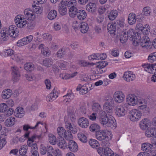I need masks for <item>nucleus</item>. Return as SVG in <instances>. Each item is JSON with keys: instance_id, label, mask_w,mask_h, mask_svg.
<instances>
[{"instance_id": "nucleus-55", "label": "nucleus", "mask_w": 156, "mask_h": 156, "mask_svg": "<svg viewBox=\"0 0 156 156\" xmlns=\"http://www.w3.org/2000/svg\"><path fill=\"white\" fill-rule=\"evenodd\" d=\"M11 58L17 62H20L22 59L20 54H13L12 55Z\"/></svg>"}, {"instance_id": "nucleus-29", "label": "nucleus", "mask_w": 156, "mask_h": 156, "mask_svg": "<svg viewBox=\"0 0 156 156\" xmlns=\"http://www.w3.org/2000/svg\"><path fill=\"white\" fill-rule=\"evenodd\" d=\"M15 118L13 117H10L7 119L5 122V125L8 127L12 126L14 125L15 123Z\"/></svg>"}, {"instance_id": "nucleus-22", "label": "nucleus", "mask_w": 156, "mask_h": 156, "mask_svg": "<svg viewBox=\"0 0 156 156\" xmlns=\"http://www.w3.org/2000/svg\"><path fill=\"white\" fill-rule=\"evenodd\" d=\"M77 17L80 20H84L87 17V13L84 10L80 9L78 10L77 13Z\"/></svg>"}, {"instance_id": "nucleus-1", "label": "nucleus", "mask_w": 156, "mask_h": 156, "mask_svg": "<svg viewBox=\"0 0 156 156\" xmlns=\"http://www.w3.org/2000/svg\"><path fill=\"white\" fill-rule=\"evenodd\" d=\"M98 119L101 124L106 127L114 128L116 127V123L114 118L113 117L108 118L104 111L100 112Z\"/></svg>"}, {"instance_id": "nucleus-50", "label": "nucleus", "mask_w": 156, "mask_h": 156, "mask_svg": "<svg viewBox=\"0 0 156 156\" xmlns=\"http://www.w3.org/2000/svg\"><path fill=\"white\" fill-rule=\"evenodd\" d=\"M57 97V94L50 93L47 96L46 99L48 101H51L55 100Z\"/></svg>"}, {"instance_id": "nucleus-31", "label": "nucleus", "mask_w": 156, "mask_h": 156, "mask_svg": "<svg viewBox=\"0 0 156 156\" xmlns=\"http://www.w3.org/2000/svg\"><path fill=\"white\" fill-rule=\"evenodd\" d=\"M80 25V29L82 33H85L87 31L89 27L87 23L83 22L81 23Z\"/></svg>"}, {"instance_id": "nucleus-9", "label": "nucleus", "mask_w": 156, "mask_h": 156, "mask_svg": "<svg viewBox=\"0 0 156 156\" xmlns=\"http://www.w3.org/2000/svg\"><path fill=\"white\" fill-rule=\"evenodd\" d=\"M12 80L14 82H17L20 76L19 68L16 66H13L12 68Z\"/></svg>"}, {"instance_id": "nucleus-26", "label": "nucleus", "mask_w": 156, "mask_h": 156, "mask_svg": "<svg viewBox=\"0 0 156 156\" xmlns=\"http://www.w3.org/2000/svg\"><path fill=\"white\" fill-rule=\"evenodd\" d=\"M57 144L58 146L62 149H64L66 147V143L62 137L59 138V140L57 142Z\"/></svg>"}, {"instance_id": "nucleus-53", "label": "nucleus", "mask_w": 156, "mask_h": 156, "mask_svg": "<svg viewBox=\"0 0 156 156\" xmlns=\"http://www.w3.org/2000/svg\"><path fill=\"white\" fill-rule=\"evenodd\" d=\"M141 31L144 34L147 35L150 32V27L149 25L146 24L144 25Z\"/></svg>"}, {"instance_id": "nucleus-30", "label": "nucleus", "mask_w": 156, "mask_h": 156, "mask_svg": "<svg viewBox=\"0 0 156 156\" xmlns=\"http://www.w3.org/2000/svg\"><path fill=\"white\" fill-rule=\"evenodd\" d=\"M96 5L93 3H90L86 5V9L89 12H93L96 9Z\"/></svg>"}, {"instance_id": "nucleus-39", "label": "nucleus", "mask_w": 156, "mask_h": 156, "mask_svg": "<svg viewBox=\"0 0 156 156\" xmlns=\"http://www.w3.org/2000/svg\"><path fill=\"white\" fill-rule=\"evenodd\" d=\"M92 103V109L93 111L98 112L101 110V108L99 103L94 102Z\"/></svg>"}, {"instance_id": "nucleus-28", "label": "nucleus", "mask_w": 156, "mask_h": 156, "mask_svg": "<svg viewBox=\"0 0 156 156\" xmlns=\"http://www.w3.org/2000/svg\"><path fill=\"white\" fill-rule=\"evenodd\" d=\"M108 17L111 20H114L117 17L118 15V11L116 10H112L108 13Z\"/></svg>"}, {"instance_id": "nucleus-44", "label": "nucleus", "mask_w": 156, "mask_h": 156, "mask_svg": "<svg viewBox=\"0 0 156 156\" xmlns=\"http://www.w3.org/2000/svg\"><path fill=\"white\" fill-rule=\"evenodd\" d=\"M57 16V11L55 10H52L48 14V17L50 20H53L56 18Z\"/></svg>"}, {"instance_id": "nucleus-63", "label": "nucleus", "mask_w": 156, "mask_h": 156, "mask_svg": "<svg viewBox=\"0 0 156 156\" xmlns=\"http://www.w3.org/2000/svg\"><path fill=\"white\" fill-rule=\"evenodd\" d=\"M104 156H110V155L113 153L112 151L109 147H106L104 150Z\"/></svg>"}, {"instance_id": "nucleus-34", "label": "nucleus", "mask_w": 156, "mask_h": 156, "mask_svg": "<svg viewBox=\"0 0 156 156\" xmlns=\"http://www.w3.org/2000/svg\"><path fill=\"white\" fill-rule=\"evenodd\" d=\"M152 147L153 145L151 144L146 143L142 144L141 148L143 151L148 152L151 151Z\"/></svg>"}, {"instance_id": "nucleus-62", "label": "nucleus", "mask_w": 156, "mask_h": 156, "mask_svg": "<svg viewBox=\"0 0 156 156\" xmlns=\"http://www.w3.org/2000/svg\"><path fill=\"white\" fill-rule=\"evenodd\" d=\"M98 64H99L97 65L98 67L100 68H103L106 66L108 65V63L105 61H102L98 62Z\"/></svg>"}, {"instance_id": "nucleus-49", "label": "nucleus", "mask_w": 156, "mask_h": 156, "mask_svg": "<svg viewBox=\"0 0 156 156\" xmlns=\"http://www.w3.org/2000/svg\"><path fill=\"white\" fill-rule=\"evenodd\" d=\"M64 97H66L64 101V102H68L70 101L74 98V95L72 93H68L66 95L63 96Z\"/></svg>"}, {"instance_id": "nucleus-20", "label": "nucleus", "mask_w": 156, "mask_h": 156, "mask_svg": "<svg viewBox=\"0 0 156 156\" xmlns=\"http://www.w3.org/2000/svg\"><path fill=\"white\" fill-rule=\"evenodd\" d=\"M155 66H156V64H144L143 65V67L145 71L150 73L153 74V70L154 69H155Z\"/></svg>"}, {"instance_id": "nucleus-4", "label": "nucleus", "mask_w": 156, "mask_h": 156, "mask_svg": "<svg viewBox=\"0 0 156 156\" xmlns=\"http://www.w3.org/2000/svg\"><path fill=\"white\" fill-rule=\"evenodd\" d=\"M127 36L133 41V45L137 46L138 44V41L140 39L141 36L138 33L135 32L132 29H129L127 31Z\"/></svg>"}, {"instance_id": "nucleus-13", "label": "nucleus", "mask_w": 156, "mask_h": 156, "mask_svg": "<svg viewBox=\"0 0 156 156\" xmlns=\"http://www.w3.org/2000/svg\"><path fill=\"white\" fill-rule=\"evenodd\" d=\"M126 102L129 105L134 106L137 103V97L133 94H129L127 96Z\"/></svg>"}, {"instance_id": "nucleus-6", "label": "nucleus", "mask_w": 156, "mask_h": 156, "mask_svg": "<svg viewBox=\"0 0 156 156\" xmlns=\"http://www.w3.org/2000/svg\"><path fill=\"white\" fill-rule=\"evenodd\" d=\"M24 15H23L24 18L27 21L32 23L33 26V28L34 27L33 21L35 18V15L33 12L29 9H26L24 12Z\"/></svg>"}, {"instance_id": "nucleus-17", "label": "nucleus", "mask_w": 156, "mask_h": 156, "mask_svg": "<svg viewBox=\"0 0 156 156\" xmlns=\"http://www.w3.org/2000/svg\"><path fill=\"white\" fill-rule=\"evenodd\" d=\"M78 125L82 128H86L89 126V121L87 118L84 117L80 118L78 120Z\"/></svg>"}, {"instance_id": "nucleus-21", "label": "nucleus", "mask_w": 156, "mask_h": 156, "mask_svg": "<svg viewBox=\"0 0 156 156\" xmlns=\"http://www.w3.org/2000/svg\"><path fill=\"white\" fill-rule=\"evenodd\" d=\"M14 114L16 117L21 118L24 115V111L22 108L18 107L15 110Z\"/></svg>"}, {"instance_id": "nucleus-61", "label": "nucleus", "mask_w": 156, "mask_h": 156, "mask_svg": "<svg viewBox=\"0 0 156 156\" xmlns=\"http://www.w3.org/2000/svg\"><path fill=\"white\" fill-rule=\"evenodd\" d=\"M41 53L45 56H49L50 54V51L49 49L47 48H45L41 50Z\"/></svg>"}, {"instance_id": "nucleus-48", "label": "nucleus", "mask_w": 156, "mask_h": 156, "mask_svg": "<svg viewBox=\"0 0 156 156\" xmlns=\"http://www.w3.org/2000/svg\"><path fill=\"white\" fill-rule=\"evenodd\" d=\"M89 143L93 148L97 147L99 145V144L97 141L93 139H90L89 140Z\"/></svg>"}, {"instance_id": "nucleus-54", "label": "nucleus", "mask_w": 156, "mask_h": 156, "mask_svg": "<svg viewBox=\"0 0 156 156\" xmlns=\"http://www.w3.org/2000/svg\"><path fill=\"white\" fill-rule=\"evenodd\" d=\"M33 8V12L36 13L37 14H40L42 12V9L41 8L38 6H36V5H32Z\"/></svg>"}, {"instance_id": "nucleus-46", "label": "nucleus", "mask_w": 156, "mask_h": 156, "mask_svg": "<svg viewBox=\"0 0 156 156\" xmlns=\"http://www.w3.org/2000/svg\"><path fill=\"white\" fill-rule=\"evenodd\" d=\"M128 38L126 33L124 32H122L120 36V41L122 43H124L126 41Z\"/></svg>"}, {"instance_id": "nucleus-2", "label": "nucleus", "mask_w": 156, "mask_h": 156, "mask_svg": "<svg viewBox=\"0 0 156 156\" xmlns=\"http://www.w3.org/2000/svg\"><path fill=\"white\" fill-rule=\"evenodd\" d=\"M15 23L17 27L23 28L25 27L29 29H33V26L32 23L27 21L24 18L23 15H18L15 18Z\"/></svg>"}, {"instance_id": "nucleus-35", "label": "nucleus", "mask_w": 156, "mask_h": 156, "mask_svg": "<svg viewBox=\"0 0 156 156\" xmlns=\"http://www.w3.org/2000/svg\"><path fill=\"white\" fill-rule=\"evenodd\" d=\"M116 26L114 23H109L107 25L108 32L111 34H114L116 30Z\"/></svg>"}, {"instance_id": "nucleus-43", "label": "nucleus", "mask_w": 156, "mask_h": 156, "mask_svg": "<svg viewBox=\"0 0 156 156\" xmlns=\"http://www.w3.org/2000/svg\"><path fill=\"white\" fill-rule=\"evenodd\" d=\"M34 68V65L30 62L26 63L24 66V69L27 71H32Z\"/></svg>"}, {"instance_id": "nucleus-8", "label": "nucleus", "mask_w": 156, "mask_h": 156, "mask_svg": "<svg viewBox=\"0 0 156 156\" xmlns=\"http://www.w3.org/2000/svg\"><path fill=\"white\" fill-rule=\"evenodd\" d=\"M5 30L9 35L11 37L15 38L18 35V29L15 25H11L8 28H6Z\"/></svg>"}, {"instance_id": "nucleus-52", "label": "nucleus", "mask_w": 156, "mask_h": 156, "mask_svg": "<svg viewBox=\"0 0 156 156\" xmlns=\"http://www.w3.org/2000/svg\"><path fill=\"white\" fill-rule=\"evenodd\" d=\"M49 142L52 145H55L56 144V140L55 136L52 134H50L49 135Z\"/></svg>"}, {"instance_id": "nucleus-11", "label": "nucleus", "mask_w": 156, "mask_h": 156, "mask_svg": "<svg viewBox=\"0 0 156 156\" xmlns=\"http://www.w3.org/2000/svg\"><path fill=\"white\" fill-rule=\"evenodd\" d=\"M125 95L120 91H117L114 94L113 98L115 101L117 103H121L124 100Z\"/></svg>"}, {"instance_id": "nucleus-12", "label": "nucleus", "mask_w": 156, "mask_h": 156, "mask_svg": "<svg viewBox=\"0 0 156 156\" xmlns=\"http://www.w3.org/2000/svg\"><path fill=\"white\" fill-rule=\"evenodd\" d=\"M126 108L125 106H119L115 107V112L119 117L124 116L126 113Z\"/></svg>"}, {"instance_id": "nucleus-18", "label": "nucleus", "mask_w": 156, "mask_h": 156, "mask_svg": "<svg viewBox=\"0 0 156 156\" xmlns=\"http://www.w3.org/2000/svg\"><path fill=\"white\" fill-rule=\"evenodd\" d=\"M69 149L73 152H76L78 150V146L76 142L73 140H70L68 143Z\"/></svg>"}, {"instance_id": "nucleus-36", "label": "nucleus", "mask_w": 156, "mask_h": 156, "mask_svg": "<svg viewBox=\"0 0 156 156\" xmlns=\"http://www.w3.org/2000/svg\"><path fill=\"white\" fill-rule=\"evenodd\" d=\"M87 88L84 86H81V85H79L76 88L77 91H79L80 93L81 94H85L87 92Z\"/></svg>"}, {"instance_id": "nucleus-23", "label": "nucleus", "mask_w": 156, "mask_h": 156, "mask_svg": "<svg viewBox=\"0 0 156 156\" xmlns=\"http://www.w3.org/2000/svg\"><path fill=\"white\" fill-rule=\"evenodd\" d=\"M12 94V91L10 89H6L4 90L2 94V98L5 99L9 98Z\"/></svg>"}, {"instance_id": "nucleus-37", "label": "nucleus", "mask_w": 156, "mask_h": 156, "mask_svg": "<svg viewBox=\"0 0 156 156\" xmlns=\"http://www.w3.org/2000/svg\"><path fill=\"white\" fill-rule=\"evenodd\" d=\"M28 147L27 145L24 144L21 146L19 150V153L22 156L25 155L27 154Z\"/></svg>"}, {"instance_id": "nucleus-25", "label": "nucleus", "mask_w": 156, "mask_h": 156, "mask_svg": "<svg viewBox=\"0 0 156 156\" xmlns=\"http://www.w3.org/2000/svg\"><path fill=\"white\" fill-rule=\"evenodd\" d=\"M137 18L136 17V15L133 13H130L129 15L128 20V23L130 25H133L134 24Z\"/></svg>"}, {"instance_id": "nucleus-60", "label": "nucleus", "mask_w": 156, "mask_h": 156, "mask_svg": "<svg viewBox=\"0 0 156 156\" xmlns=\"http://www.w3.org/2000/svg\"><path fill=\"white\" fill-rule=\"evenodd\" d=\"M142 12L146 16L150 15L151 12L150 8L149 7H144L143 9Z\"/></svg>"}, {"instance_id": "nucleus-10", "label": "nucleus", "mask_w": 156, "mask_h": 156, "mask_svg": "<svg viewBox=\"0 0 156 156\" xmlns=\"http://www.w3.org/2000/svg\"><path fill=\"white\" fill-rule=\"evenodd\" d=\"M33 38V36L31 35L23 37L18 41L17 45L20 47L27 45L32 41Z\"/></svg>"}, {"instance_id": "nucleus-41", "label": "nucleus", "mask_w": 156, "mask_h": 156, "mask_svg": "<svg viewBox=\"0 0 156 156\" xmlns=\"http://www.w3.org/2000/svg\"><path fill=\"white\" fill-rule=\"evenodd\" d=\"M77 137L78 139L82 142L86 143L87 141V138L83 133H78L77 134Z\"/></svg>"}, {"instance_id": "nucleus-57", "label": "nucleus", "mask_w": 156, "mask_h": 156, "mask_svg": "<svg viewBox=\"0 0 156 156\" xmlns=\"http://www.w3.org/2000/svg\"><path fill=\"white\" fill-rule=\"evenodd\" d=\"M148 60L149 62H152L156 60V52L151 54L148 57Z\"/></svg>"}, {"instance_id": "nucleus-15", "label": "nucleus", "mask_w": 156, "mask_h": 156, "mask_svg": "<svg viewBox=\"0 0 156 156\" xmlns=\"http://www.w3.org/2000/svg\"><path fill=\"white\" fill-rule=\"evenodd\" d=\"M140 127L141 129L143 130H145L146 128H148V126L151 125V121L147 118L142 120L139 123Z\"/></svg>"}, {"instance_id": "nucleus-56", "label": "nucleus", "mask_w": 156, "mask_h": 156, "mask_svg": "<svg viewBox=\"0 0 156 156\" xmlns=\"http://www.w3.org/2000/svg\"><path fill=\"white\" fill-rule=\"evenodd\" d=\"M65 49L61 48L58 50L57 53L56 55L59 58H62L65 54Z\"/></svg>"}, {"instance_id": "nucleus-59", "label": "nucleus", "mask_w": 156, "mask_h": 156, "mask_svg": "<svg viewBox=\"0 0 156 156\" xmlns=\"http://www.w3.org/2000/svg\"><path fill=\"white\" fill-rule=\"evenodd\" d=\"M8 107L6 104L2 103L0 104V112H4L7 110Z\"/></svg>"}, {"instance_id": "nucleus-32", "label": "nucleus", "mask_w": 156, "mask_h": 156, "mask_svg": "<svg viewBox=\"0 0 156 156\" xmlns=\"http://www.w3.org/2000/svg\"><path fill=\"white\" fill-rule=\"evenodd\" d=\"M78 9L76 6H73L69 9V14L70 17H74L77 15Z\"/></svg>"}, {"instance_id": "nucleus-19", "label": "nucleus", "mask_w": 156, "mask_h": 156, "mask_svg": "<svg viewBox=\"0 0 156 156\" xmlns=\"http://www.w3.org/2000/svg\"><path fill=\"white\" fill-rule=\"evenodd\" d=\"M146 136L148 137H151L156 135V128H148L145 132Z\"/></svg>"}, {"instance_id": "nucleus-33", "label": "nucleus", "mask_w": 156, "mask_h": 156, "mask_svg": "<svg viewBox=\"0 0 156 156\" xmlns=\"http://www.w3.org/2000/svg\"><path fill=\"white\" fill-rule=\"evenodd\" d=\"M40 124L43 125L42 123L40 122H38L34 127L30 126L29 124H26L23 126V129L24 131H27L29 129H37Z\"/></svg>"}, {"instance_id": "nucleus-64", "label": "nucleus", "mask_w": 156, "mask_h": 156, "mask_svg": "<svg viewBox=\"0 0 156 156\" xmlns=\"http://www.w3.org/2000/svg\"><path fill=\"white\" fill-rule=\"evenodd\" d=\"M101 145L103 147L106 148V147H108L111 145V144L109 141L104 140L102 141L101 143Z\"/></svg>"}, {"instance_id": "nucleus-45", "label": "nucleus", "mask_w": 156, "mask_h": 156, "mask_svg": "<svg viewBox=\"0 0 156 156\" xmlns=\"http://www.w3.org/2000/svg\"><path fill=\"white\" fill-rule=\"evenodd\" d=\"M114 24L116 25V27L119 28L120 27L123 28L124 26V20L123 19L118 20L114 23Z\"/></svg>"}, {"instance_id": "nucleus-5", "label": "nucleus", "mask_w": 156, "mask_h": 156, "mask_svg": "<svg viewBox=\"0 0 156 156\" xmlns=\"http://www.w3.org/2000/svg\"><path fill=\"white\" fill-rule=\"evenodd\" d=\"M142 113L140 111L133 109L129 112L128 117L131 121L136 122L140 119Z\"/></svg>"}, {"instance_id": "nucleus-38", "label": "nucleus", "mask_w": 156, "mask_h": 156, "mask_svg": "<svg viewBox=\"0 0 156 156\" xmlns=\"http://www.w3.org/2000/svg\"><path fill=\"white\" fill-rule=\"evenodd\" d=\"M53 63L52 59L51 58H46L44 59L43 61V65L47 67H50Z\"/></svg>"}, {"instance_id": "nucleus-42", "label": "nucleus", "mask_w": 156, "mask_h": 156, "mask_svg": "<svg viewBox=\"0 0 156 156\" xmlns=\"http://www.w3.org/2000/svg\"><path fill=\"white\" fill-rule=\"evenodd\" d=\"M66 6L61 4V6L59 7L58 11L61 15L63 16L67 13V9Z\"/></svg>"}, {"instance_id": "nucleus-51", "label": "nucleus", "mask_w": 156, "mask_h": 156, "mask_svg": "<svg viewBox=\"0 0 156 156\" xmlns=\"http://www.w3.org/2000/svg\"><path fill=\"white\" fill-rule=\"evenodd\" d=\"M71 133L68 130H65V132L63 137H65L66 139L68 140L72 139L73 136Z\"/></svg>"}, {"instance_id": "nucleus-14", "label": "nucleus", "mask_w": 156, "mask_h": 156, "mask_svg": "<svg viewBox=\"0 0 156 156\" xmlns=\"http://www.w3.org/2000/svg\"><path fill=\"white\" fill-rule=\"evenodd\" d=\"M108 133H109L110 132L107 130H100L99 131L98 134H97L96 137L98 140H102L108 137Z\"/></svg>"}, {"instance_id": "nucleus-24", "label": "nucleus", "mask_w": 156, "mask_h": 156, "mask_svg": "<svg viewBox=\"0 0 156 156\" xmlns=\"http://www.w3.org/2000/svg\"><path fill=\"white\" fill-rule=\"evenodd\" d=\"M61 4L65 5H67L68 7L76 6L77 5V2L76 0H70V1H62Z\"/></svg>"}, {"instance_id": "nucleus-3", "label": "nucleus", "mask_w": 156, "mask_h": 156, "mask_svg": "<svg viewBox=\"0 0 156 156\" xmlns=\"http://www.w3.org/2000/svg\"><path fill=\"white\" fill-rule=\"evenodd\" d=\"M105 102L103 106V109L105 112L110 113L112 111L113 100L110 96H108L105 97Z\"/></svg>"}, {"instance_id": "nucleus-16", "label": "nucleus", "mask_w": 156, "mask_h": 156, "mask_svg": "<svg viewBox=\"0 0 156 156\" xmlns=\"http://www.w3.org/2000/svg\"><path fill=\"white\" fill-rule=\"evenodd\" d=\"M135 75L131 71H126L124 74L123 78L126 81L129 82L135 80Z\"/></svg>"}, {"instance_id": "nucleus-40", "label": "nucleus", "mask_w": 156, "mask_h": 156, "mask_svg": "<svg viewBox=\"0 0 156 156\" xmlns=\"http://www.w3.org/2000/svg\"><path fill=\"white\" fill-rule=\"evenodd\" d=\"M100 126L97 124L93 123L91 124L90 126V130L92 132H97L100 131Z\"/></svg>"}, {"instance_id": "nucleus-47", "label": "nucleus", "mask_w": 156, "mask_h": 156, "mask_svg": "<svg viewBox=\"0 0 156 156\" xmlns=\"http://www.w3.org/2000/svg\"><path fill=\"white\" fill-rule=\"evenodd\" d=\"M57 64L61 69H65L68 65L69 63L66 62L62 61L60 62H58Z\"/></svg>"}, {"instance_id": "nucleus-7", "label": "nucleus", "mask_w": 156, "mask_h": 156, "mask_svg": "<svg viewBox=\"0 0 156 156\" xmlns=\"http://www.w3.org/2000/svg\"><path fill=\"white\" fill-rule=\"evenodd\" d=\"M148 37L145 35L143 36L142 39L138 41V44L141 47L144 48L150 49L151 48V44L149 40H148Z\"/></svg>"}, {"instance_id": "nucleus-27", "label": "nucleus", "mask_w": 156, "mask_h": 156, "mask_svg": "<svg viewBox=\"0 0 156 156\" xmlns=\"http://www.w3.org/2000/svg\"><path fill=\"white\" fill-rule=\"evenodd\" d=\"M9 38L8 34L4 30H2L0 32V39L2 41H7Z\"/></svg>"}, {"instance_id": "nucleus-58", "label": "nucleus", "mask_w": 156, "mask_h": 156, "mask_svg": "<svg viewBox=\"0 0 156 156\" xmlns=\"http://www.w3.org/2000/svg\"><path fill=\"white\" fill-rule=\"evenodd\" d=\"M64 130V128L62 127H58L57 129V133L60 137H62L63 136L65 132Z\"/></svg>"}]
</instances>
